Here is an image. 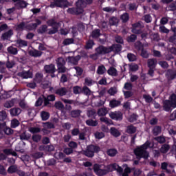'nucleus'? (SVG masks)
I'll return each mask as SVG.
<instances>
[{"instance_id": "obj_1", "label": "nucleus", "mask_w": 176, "mask_h": 176, "mask_svg": "<svg viewBox=\"0 0 176 176\" xmlns=\"http://www.w3.org/2000/svg\"><path fill=\"white\" fill-rule=\"evenodd\" d=\"M153 144H152L150 142H146L142 146L136 148L134 150V153L137 156L138 159H148L149 157V153L146 151L148 148H153Z\"/></svg>"}, {"instance_id": "obj_2", "label": "nucleus", "mask_w": 176, "mask_h": 176, "mask_svg": "<svg viewBox=\"0 0 176 176\" xmlns=\"http://www.w3.org/2000/svg\"><path fill=\"white\" fill-rule=\"evenodd\" d=\"M116 170L118 173H122L123 171V169L122 167L118 166L116 164H113L111 165H109L108 166V170L101 169L100 166L98 164H95L94 166V171L96 173L97 175L101 176V175H105L108 173V171H113Z\"/></svg>"}, {"instance_id": "obj_3", "label": "nucleus", "mask_w": 176, "mask_h": 176, "mask_svg": "<svg viewBox=\"0 0 176 176\" xmlns=\"http://www.w3.org/2000/svg\"><path fill=\"white\" fill-rule=\"evenodd\" d=\"M76 9L69 8L67 10L68 13L71 14H82L83 13V8H86V3L82 0H78L76 3Z\"/></svg>"}, {"instance_id": "obj_4", "label": "nucleus", "mask_w": 176, "mask_h": 176, "mask_svg": "<svg viewBox=\"0 0 176 176\" xmlns=\"http://www.w3.org/2000/svg\"><path fill=\"white\" fill-rule=\"evenodd\" d=\"M171 108H176V95L172 94L170 96V101L165 100L164 102V109L168 112Z\"/></svg>"}, {"instance_id": "obj_5", "label": "nucleus", "mask_w": 176, "mask_h": 176, "mask_svg": "<svg viewBox=\"0 0 176 176\" xmlns=\"http://www.w3.org/2000/svg\"><path fill=\"white\" fill-rule=\"evenodd\" d=\"M96 53L95 54L91 55V58L94 60H97L98 54H107V53H111V52H112V48L101 45L96 49Z\"/></svg>"}, {"instance_id": "obj_6", "label": "nucleus", "mask_w": 176, "mask_h": 176, "mask_svg": "<svg viewBox=\"0 0 176 176\" xmlns=\"http://www.w3.org/2000/svg\"><path fill=\"white\" fill-rule=\"evenodd\" d=\"M95 152H100V147L94 145L89 146L86 151H83L84 155L88 157H93Z\"/></svg>"}, {"instance_id": "obj_7", "label": "nucleus", "mask_w": 176, "mask_h": 176, "mask_svg": "<svg viewBox=\"0 0 176 176\" xmlns=\"http://www.w3.org/2000/svg\"><path fill=\"white\" fill-rule=\"evenodd\" d=\"M47 24H48V25H51L54 28L53 30L49 31V34H56V32H57V31L60 28V23H56V21H54V20H53V19L50 20L47 22Z\"/></svg>"}, {"instance_id": "obj_8", "label": "nucleus", "mask_w": 176, "mask_h": 176, "mask_svg": "<svg viewBox=\"0 0 176 176\" xmlns=\"http://www.w3.org/2000/svg\"><path fill=\"white\" fill-rule=\"evenodd\" d=\"M109 117L113 120H122L123 119V115L120 111H114L109 113Z\"/></svg>"}, {"instance_id": "obj_9", "label": "nucleus", "mask_w": 176, "mask_h": 176, "mask_svg": "<svg viewBox=\"0 0 176 176\" xmlns=\"http://www.w3.org/2000/svg\"><path fill=\"white\" fill-rule=\"evenodd\" d=\"M19 75L23 79L32 78V70L30 69L28 71H23L22 72L19 73Z\"/></svg>"}, {"instance_id": "obj_10", "label": "nucleus", "mask_w": 176, "mask_h": 176, "mask_svg": "<svg viewBox=\"0 0 176 176\" xmlns=\"http://www.w3.org/2000/svg\"><path fill=\"white\" fill-rule=\"evenodd\" d=\"M54 6L58 8H65L68 6V1L64 0H54Z\"/></svg>"}, {"instance_id": "obj_11", "label": "nucleus", "mask_w": 176, "mask_h": 176, "mask_svg": "<svg viewBox=\"0 0 176 176\" xmlns=\"http://www.w3.org/2000/svg\"><path fill=\"white\" fill-rule=\"evenodd\" d=\"M44 69L47 74H54V72H56V67H54V65L52 64L45 65Z\"/></svg>"}, {"instance_id": "obj_12", "label": "nucleus", "mask_w": 176, "mask_h": 176, "mask_svg": "<svg viewBox=\"0 0 176 176\" xmlns=\"http://www.w3.org/2000/svg\"><path fill=\"white\" fill-rule=\"evenodd\" d=\"M162 170H166L167 173H171V171H174L173 168H174V166L173 165H168L166 162H163L162 164Z\"/></svg>"}, {"instance_id": "obj_13", "label": "nucleus", "mask_w": 176, "mask_h": 176, "mask_svg": "<svg viewBox=\"0 0 176 176\" xmlns=\"http://www.w3.org/2000/svg\"><path fill=\"white\" fill-rule=\"evenodd\" d=\"M141 27H142V25L140 23L133 24L132 32H133V34H140Z\"/></svg>"}, {"instance_id": "obj_14", "label": "nucleus", "mask_w": 176, "mask_h": 176, "mask_svg": "<svg viewBox=\"0 0 176 176\" xmlns=\"http://www.w3.org/2000/svg\"><path fill=\"white\" fill-rule=\"evenodd\" d=\"M12 35H13V30H10L9 31L2 34L1 39H3V41L6 39H9L10 38H12Z\"/></svg>"}, {"instance_id": "obj_15", "label": "nucleus", "mask_w": 176, "mask_h": 176, "mask_svg": "<svg viewBox=\"0 0 176 176\" xmlns=\"http://www.w3.org/2000/svg\"><path fill=\"white\" fill-rule=\"evenodd\" d=\"M39 151H46L47 152H52L54 151V146L53 145H48V146H41L39 147Z\"/></svg>"}, {"instance_id": "obj_16", "label": "nucleus", "mask_w": 176, "mask_h": 176, "mask_svg": "<svg viewBox=\"0 0 176 176\" xmlns=\"http://www.w3.org/2000/svg\"><path fill=\"white\" fill-rule=\"evenodd\" d=\"M10 113L12 116H19V115L21 113V109H20V108L11 109Z\"/></svg>"}, {"instance_id": "obj_17", "label": "nucleus", "mask_w": 176, "mask_h": 176, "mask_svg": "<svg viewBox=\"0 0 176 176\" xmlns=\"http://www.w3.org/2000/svg\"><path fill=\"white\" fill-rule=\"evenodd\" d=\"M29 54L30 56H32V57H41L42 52L36 50H32L29 51Z\"/></svg>"}, {"instance_id": "obj_18", "label": "nucleus", "mask_w": 176, "mask_h": 176, "mask_svg": "<svg viewBox=\"0 0 176 176\" xmlns=\"http://www.w3.org/2000/svg\"><path fill=\"white\" fill-rule=\"evenodd\" d=\"M110 134H111L113 137H120V131L115 127H111L110 129Z\"/></svg>"}, {"instance_id": "obj_19", "label": "nucleus", "mask_w": 176, "mask_h": 176, "mask_svg": "<svg viewBox=\"0 0 176 176\" xmlns=\"http://www.w3.org/2000/svg\"><path fill=\"white\" fill-rule=\"evenodd\" d=\"M126 131L128 134H134L137 131V128L133 125H129L126 127Z\"/></svg>"}, {"instance_id": "obj_20", "label": "nucleus", "mask_w": 176, "mask_h": 176, "mask_svg": "<svg viewBox=\"0 0 176 176\" xmlns=\"http://www.w3.org/2000/svg\"><path fill=\"white\" fill-rule=\"evenodd\" d=\"M13 2L16 3L18 8H25L27 6V3H25V1L20 0H13Z\"/></svg>"}, {"instance_id": "obj_21", "label": "nucleus", "mask_w": 176, "mask_h": 176, "mask_svg": "<svg viewBox=\"0 0 176 176\" xmlns=\"http://www.w3.org/2000/svg\"><path fill=\"white\" fill-rule=\"evenodd\" d=\"M147 63L149 68H155L157 64V61L155 59H148Z\"/></svg>"}, {"instance_id": "obj_22", "label": "nucleus", "mask_w": 176, "mask_h": 176, "mask_svg": "<svg viewBox=\"0 0 176 176\" xmlns=\"http://www.w3.org/2000/svg\"><path fill=\"white\" fill-rule=\"evenodd\" d=\"M27 45H28L27 41H25L24 40L18 39L16 41V46H17V47H24L27 46Z\"/></svg>"}, {"instance_id": "obj_23", "label": "nucleus", "mask_w": 176, "mask_h": 176, "mask_svg": "<svg viewBox=\"0 0 176 176\" xmlns=\"http://www.w3.org/2000/svg\"><path fill=\"white\" fill-rule=\"evenodd\" d=\"M107 72V69L105 68V66L100 65L98 67L97 69V74L98 75H104Z\"/></svg>"}, {"instance_id": "obj_24", "label": "nucleus", "mask_w": 176, "mask_h": 176, "mask_svg": "<svg viewBox=\"0 0 176 176\" xmlns=\"http://www.w3.org/2000/svg\"><path fill=\"white\" fill-rule=\"evenodd\" d=\"M41 117L42 120H47V119H49V118H50V114L47 111H41Z\"/></svg>"}, {"instance_id": "obj_25", "label": "nucleus", "mask_w": 176, "mask_h": 176, "mask_svg": "<svg viewBox=\"0 0 176 176\" xmlns=\"http://www.w3.org/2000/svg\"><path fill=\"white\" fill-rule=\"evenodd\" d=\"M56 94L58 96H65L67 94V89L65 88H60L55 91Z\"/></svg>"}, {"instance_id": "obj_26", "label": "nucleus", "mask_w": 176, "mask_h": 176, "mask_svg": "<svg viewBox=\"0 0 176 176\" xmlns=\"http://www.w3.org/2000/svg\"><path fill=\"white\" fill-rule=\"evenodd\" d=\"M107 74L111 75V76H116V75H118V71L115 67H110L109 69L107 70Z\"/></svg>"}, {"instance_id": "obj_27", "label": "nucleus", "mask_w": 176, "mask_h": 176, "mask_svg": "<svg viewBox=\"0 0 176 176\" xmlns=\"http://www.w3.org/2000/svg\"><path fill=\"white\" fill-rule=\"evenodd\" d=\"M108 113V109L107 108H101L98 111V116H105Z\"/></svg>"}, {"instance_id": "obj_28", "label": "nucleus", "mask_w": 176, "mask_h": 176, "mask_svg": "<svg viewBox=\"0 0 176 176\" xmlns=\"http://www.w3.org/2000/svg\"><path fill=\"white\" fill-rule=\"evenodd\" d=\"M56 100V96L54 95H50L47 98H45V104L47 105L49 101H54Z\"/></svg>"}, {"instance_id": "obj_29", "label": "nucleus", "mask_w": 176, "mask_h": 176, "mask_svg": "<svg viewBox=\"0 0 176 176\" xmlns=\"http://www.w3.org/2000/svg\"><path fill=\"white\" fill-rule=\"evenodd\" d=\"M79 60H80V56H76V58L74 57L69 58V61H70V63L72 64H74V65H76V64H78V61H79Z\"/></svg>"}, {"instance_id": "obj_30", "label": "nucleus", "mask_w": 176, "mask_h": 176, "mask_svg": "<svg viewBox=\"0 0 176 176\" xmlns=\"http://www.w3.org/2000/svg\"><path fill=\"white\" fill-rule=\"evenodd\" d=\"M110 49H111V52H120V50H122V45H119V44H116V45H113L111 47H109Z\"/></svg>"}, {"instance_id": "obj_31", "label": "nucleus", "mask_w": 176, "mask_h": 176, "mask_svg": "<svg viewBox=\"0 0 176 176\" xmlns=\"http://www.w3.org/2000/svg\"><path fill=\"white\" fill-rule=\"evenodd\" d=\"M43 78V75L42 74L37 73L34 78V82H36V83H41V82H42Z\"/></svg>"}, {"instance_id": "obj_32", "label": "nucleus", "mask_w": 176, "mask_h": 176, "mask_svg": "<svg viewBox=\"0 0 176 176\" xmlns=\"http://www.w3.org/2000/svg\"><path fill=\"white\" fill-rule=\"evenodd\" d=\"M120 105V102L118 100H111L110 101L109 106L111 108H116V107H119Z\"/></svg>"}, {"instance_id": "obj_33", "label": "nucleus", "mask_w": 176, "mask_h": 176, "mask_svg": "<svg viewBox=\"0 0 176 176\" xmlns=\"http://www.w3.org/2000/svg\"><path fill=\"white\" fill-rule=\"evenodd\" d=\"M20 125V122L17 119H13L11 120V127L12 129H16V127H18V126Z\"/></svg>"}, {"instance_id": "obj_34", "label": "nucleus", "mask_w": 176, "mask_h": 176, "mask_svg": "<svg viewBox=\"0 0 176 176\" xmlns=\"http://www.w3.org/2000/svg\"><path fill=\"white\" fill-rule=\"evenodd\" d=\"M169 150L170 146L168 144H164L160 148V152H162V153H167Z\"/></svg>"}, {"instance_id": "obj_35", "label": "nucleus", "mask_w": 176, "mask_h": 176, "mask_svg": "<svg viewBox=\"0 0 176 176\" xmlns=\"http://www.w3.org/2000/svg\"><path fill=\"white\" fill-rule=\"evenodd\" d=\"M16 171H17V166L16 165H12L8 169V173L10 174H13V173H16Z\"/></svg>"}, {"instance_id": "obj_36", "label": "nucleus", "mask_w": 176, "mask_h": 176, "mask_svg": "<svg viewBox=\"0 0 176 176\" xmlns=\"http://www.w3.org/2000/svg\"><path fill=\"white\" fill-rule=\"evenodd\" d=\"M117 153L118 151H116V149L111 148L107 151V155H109V156L113 157L116 156Z\"/></svg>"}, {"instance_id": "obj_37", "label": "nucleus", "mask_w": 176, "mask_h": 176, "mask_svg": "<svg viewBox=\"0 0 176 176\" xmlns=\"http://www.w3.org/2000/svg\"><path fill=\"white\" fill-rule=\"evenodd\" d=\"M86 124H87V126H97V124H98L97 121L93 120H87Z\"/></svg>"}, {"instance_id": "obj_38", "label": "nucleus", "mask_w": 176, "mask_h": 176, "mask_svg": "<svg viewBox=\"0 0 176 176\" xmlns=\"http://www.w3.org/2000/svg\"><path fill=\"white\" fill-rule=\"evenodd\" d=\"M138 65L137 64L129 65V70L132 72H135V71H138Z\"/></svg>"}, {"instance_id": "obj_39", "label": "nucleus", "mask_w": 176, "mask_h": 176, "mask_svg": "<svg viewBox=\"0 0 176 176\" xmlns=\"http://www.w3.org/2000/svg\"><path fill=\"white\" fill-rule=\"evenodd\" d=\"M80 115V111L74 110L71 112L72 118H78Z\"/></svg>"}, {"instance_id": "obj_40", "label": "nucleus", "mask_w": 176, "mask_h": 176, "mask_svg": "<svg viewBox=\"0 0 176 176\" xmlns=\"http://www.w3.org/2000/svg\"><path fill=\"white\" fill-rule=\"evenodd\" d=\"M108 93L110 96H115L118 93V89L116 87H111L109 89Z\"/></svg>"}, {"instance_id": "obj_41", "label": "nucleus", "mask_w": 176, "mask_h": 176, "mask_svg": "<svg viewBox=\"0 0 176 176\" xmlns=\"http://www.w3.org/2000/svg\"><path fill=\"white\" fill-rule=\"evenodd\" d=\"M8 53H10L11 54H17V48L13 47H9L8 48Z\"/></svg>"}, {"instance_id": "obj_42", "label": "nucleus", "mask_w": 176, "mask_h": 176, "mask_svg": "<svg viewBox=\"0 0 176 176\" xmlns=\"http://www.w3.org/2000/svg\"><path fill=\"white\" fill-rule=\"evenodd\" d=\"M85 85H87V86H91V85H94V80H93L90 78H86L85 79Z\"/></svg>"}, {"instance_id": "obj_43", "label": "nucleus", "mask_w": 176, "mask_h": 176, "mask_svg": "<svg viewBox=\"0 0 176 176\" xmlns=\"http://www.w3.org/2000/svg\"><path fill=\"white\" fill-rule=\"evenodd\" d=\"M100 122H103V123H106V124H112V120L105 117L100 118Z\"/></svg>"}, {"instance_id": "obj_44", "label": "nucleus", "mask_w": 176, "mask_h": 176, "mask_svg": "<svg viewBox=\"0 0 176 176\" xmlns=\"http://www.w3.org/2000/svg\"><path fill=\"white\" fill-rule=\"evenodd\" d=\"M118 23H119V19H118L116 17H113L109 20V23L111 25H116Z\"/></svg>"}, {"instance_id": "obj_45", "label": "nucleus", "mask_w": 176, "mask_h": 176, "mask_svg": "<svg viewBox=\"0 0 176 176\" xmlns=\"http://www.w3.org/2000/svg\"><path fill=\"white\" fill-rule=\"evenodd\" d=\"M105 137V135L102 132H96L95 133V138L96 140H101V138H104Z\"/></svg>"}, {"instance_id": "obj_46", "label": "nucleus", "mask_w": 176, "mask_h": 176, "mask_svg": "<svg viewBox=\"0 0 176 176\" xmlns=\"http://www.w3.org/2000/svg\"><path fill=\"white\" fill-rule=\"evenodd\" d=\"M101 34H100V30H95L92 32L91 36L92 38H98Z\"/></svg>"}, {"instance_id": "obj_47", "label": "nucleus", "mask_w": 176, "mask_h": 176, "mask_svg": "<svg viewBox=\"0 0 176 176\" xmlns=\"http://www.w3.org/2000/svg\"><path fill=\"white\" fill-rule=\"evenodd\" d=\"M3 152L6 155H12V156H17V153L13 152L12 149H5Z\"/></svg>"}, {"instance_id": "obj_48", "label": "nucleus", "mask_w": 176, "mask_h": 176, "mask_svg": "<svg viewBox=\"0 0 176 176\" xmlns=\"http://www.w3.org/2000/svg\"><path fill=\"white\" fill-rule=\"evenodd\" d=\"M153 131L155 135H157L158 134H160V133H162V128H160V126H155L153 129Z\"/></svg>"}, {"instance_id": "obj_49", "label": "nucleus", "mask_w": 176, "mask_h": 176, "mask_svg": "<svg viewBox=\"0 0 176 176\" xmlns=\"http://www.w3.org/2000/svg\"><path fill=\"white\" fill-rule=\"evenodd\" d=\"M127 58L129 61H135L137 60V56L133 54H128Z\"/></svg>"}, {"instance_id": "obj_50", "label": "nucleus", "mask_w": 176, "mask_h": 176, "mask_svg": "<svg viewBox=\"0 0 176 176\" xmlns=\"http://www.w3.org/2000/svg\"><path fill=\"white\" fill-rule=\"evenodd\" d=\"M29 131H30V133H32L33 134H34L35 133H39L41 131V128L31 127L29 129Z\"/></svg>"}, {"instance_id": "obj_51", "label": "nucleus", "mask_w": 176, "mask_h": 176, "mask_svg": "<svg viewBox=\"0 0 176 176\" xmlns=\"http://www.w3.org/2000/svg\"><path fill=\"white\" fill-rule=\"evenodd\" d=\"M65 64V60H64V58H58L57 59V65H58V67H61L62 65H64Z\"/></svg>"}, {"instance_id": "obj_52", "label": "nucleus", "mask_w": 176, "mask_h": 176, "mask_svg": "<svg viewBox=\"0 0 176 176\" xmlns=\"http://www.w3.org/2000/svg\"><path fill=\"white\" fill-rule=\"evenodd\" d=\"M14 105V101L11 100V101L6 102L4 104V107L6 108H12V107H13Z\"/></svg>"}, {"instance_id": "obj_53", "label": "nucleus", "mask_w": 176, "mask_h": 176, "mask_svg": "<svg viewBox=\"0 0 176 176\" xmlns=\"http://www.w3.org/2000/svg\"><path fill=\"white\" fill-rule=\"evenodd\" d=\"M157 142H160V144H163L164 142H166V138L163 136L157 137L155 138Z\"/></svg>"}, {"instance_id": "obj_54", "label": "nucleus", "mask_w": 176, "mask_h": 176, "mask_svg": "<svg viewBox=\"0 0 176 176\" xmlns=\"http://www.w3.org/2000/svg\"><path fill=\"white\" fill-rule=\"evenodd\" d=\"M82 91L86 96H90L91 94V91H90L87 87H84L82 88Z\"/></svg>"}, {"instance_id": "obj_55", "label": "nucleus", "mask_w": 176, "mask_h": 176, "mask_svg": "<svg viewBox=\"0 0 176 176\" xmlns=\"http://www.w3.org/2000/svg\"><path fill=\"white\" fill-rule=\"evenodd\" d=\"M6 111H1L0 112V121L3 122L5 119H6Z\"/></svg>"}, {"instance_id": "obj_56", "label": "nucleus", "mask_w": 176, "mask_h": 176, "mask_svg": "<svg viewBox=\"0 0 176 176\" xmlns=\"http://www.w3.org/2000/svg\"><path fill=\"white\" fill-rule=\"evenodd\" d=\"M131 173V170L129 167H126L124 168L122 176H129V175Z\"/></svg>"}, {"instance_id": "obj_57", "label": "nucleus", "mask_w": 176, "mask_h": 176, "mask_svg": "<svg viewBox=\"0 0 176 176\" xmlns=\"http://www.w3.org/2000/svg\"><path fill=\"white\" fill-rule=\"evenodd\" d=\"M121 19L122 20L123 23H126V21H129V14H127V13L123 14L121 16Z\"/></svg>"}, {"instance_id": "obj_58", "label": "nucleus", "mask_w": 176, "mask_h": 176, "mask_svg": "<svg viewBox=\"0 0 176 176\" xmlns=\"http://www.w3.org/2000/svg\"><path fill=\"white\" fill-rule=\"evenodd\" d=\"M19 107H21V108H22L23 109H26V108H28V104H27L26 102H24V100H21L19 102Z\"/></svg>"}, {"instance_id": "obj_59", "label": "nucleus", "mask_w": 176, "mask_h": 176, "mask_svg": "<svg viewBox=\"0 0 176 176\" xmlns=\"http://www.w3.org/2000/svg\"><path fill=\"white\" fill-rule=\"evenodd\" d=\"M94 45V42L93 41H89L87 42L86 49H91Z\"/></svg>"}, {"instance_id": "obj_60", "label": "nucleus", "mask_w": 176, "mask_h": 176, "mask_svg": "<svg viewBox=\"0 0 176 176\" xmlns=\"http://www.w3.org/2000/svg\"><path fill=\"white\" fill-rule=\"evenodd\" d=\"M74 94H79V93H82V88L80 87H74Z\"/></svg>"}, {"instance_id": "obj_61", "label": "nucleus", "mask_w": 176, "mask_h": 176, "mask_svg": "<svg viewBox=\"0 0 176 176\" xmlns=\"http://www.w3.org/2000/svg\"><path fill=\"white\" fill-rule=\"evenodd\" d=\"M124 95L125 98H130V97H132L133 96V92L130 91H124Z\"/></svg>"}, {"instance_id": "obj_62", "label": "nucleus", "mask_w": 176, "mask_h": 176, "mask_svg": "<svg viewBox=\"0 0 176 176\" xmlns=\"http://www.w3.org/2000/svg\"><path fill=\"white\" fill-rule=\"evenodd\" d=\"M55 107L58 109H63V108H64V104H63L61 102H56L55 103Z\"/></svg>"}, {"instance_id": "obj_63", "label": "nucleus", "mask_w": 176, "mask_h": 176, "mask_svg": "<svg viewBox=\"0 0 176 176\" xmlns=\"http://www.w3.org/2000/svg\"><path fill=\"white\" fill-rule=\"evenodd\" d=\"M137 39V36L132 34L129 37L127 38V41L128 42H134Z\"/></svg>"}, {"instance_id": "obj_64", "label": "nucleus", "mask_w": 176, "mask_h": 176, "mask_svg": "<svg viewBox=\"0 0 176 176\" xmlns=\"http://www.w3.org/2000/svg\"><path fill=\"white\" fill-rule=\"evenodd\" d=\"M71 43H74V39L72 38H67L63 41V44L65 45H71Z\"/></svg>"}]
</instances>
